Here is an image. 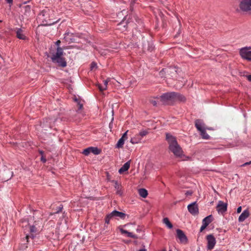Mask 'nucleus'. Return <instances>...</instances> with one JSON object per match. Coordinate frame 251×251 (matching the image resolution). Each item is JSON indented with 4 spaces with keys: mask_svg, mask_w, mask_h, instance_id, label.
Listing matches in <instances>:
<instances>
[{
    "mask_svg": "<svg viewBox=\"0 0 251 251\" xmlns=\"http://www.w3.org/2000/svg\"><path fill=\"white\" fill-rule=\"evenodd\" d=\"M23 226H24V225H23ZM25 226H26V225H25Z\"/></svg>",
    "mask_w": 251,
    "mask_h": 251,
    "instance_id": "nucleus-47",
    "label": "nucleus"
},
{
    "mask_svg": "<svg viewBox=\"0 0 251 251\" xmlns=\"http://www.w3.org/2000/svg\"><path fill=\"white\" fill-rule=\"evenodd\" d=\"M65 217H66V214H65L64 213H63V214H62V219H61V221H62V219H63V218H65Z\"/></svg>",
    "mask_w": 251,
    "mask_h": 251,
    "instance_id": "nucleus-41",
    "label": "nucleus"
},
{
    "mask_svg": "<svg viewBox=\"0 0 251 251\" xmlns=\"http://www.w3.org/2000/svg\"><path fill=\"white\" fill-rule=\"evenodd\" d=\"M166 139L169 144V148L174 154L178 157L182 158L183 151L178 144L176 138L172 135L166 133Z\"/></svg>",
    "mask_w": 251,
    "mask_h": 251,
    "instance_id": "nucleus-1",
    "label": "nucleus"
},
{
    "mask_svg": "<svg viewBox=\"0 0 251 251\" xmlns=\"http://www.w3.org/2000/svg\"><path fill=\"white\" fill-rule=\"evenodd\" d=\"M63 209V206L62 205H60L57 209V211L56 212V213H58L59 212L61 211Z\"/></svg>",
    "mask_w": 251,
    "mask_h": 251,
    "instance_id": "nucleus-33",
    "label": "nucleus"
},
{
    "mask_svg": "<svg viewBox=\"0 0 251 251\" xmlns=\"http://www.w3.org/2000/svg\"><path fill=\"white\" fill-rule=\"evenodd\" d=\"M189 212L193 215H197L199 213V208L196 202H193L187 206Z\"/></svg>",
    "mask_w": 251,
    "mask_h": 251,
    "instance_id": "nucleus-6",
    "label": "nucleus"
},
{
    "mask_svg": "<svg viewBox=\"0 0 251 251\" xmlns=\"http://www.w3.org/2000/svg\"><path fill=\"white\" fill-rule=\"evenodd\" d=\"M206 129H204L201 131V135L202 136L203 139H209V136L208 135V134L205 131Z\"/></svg>",
    "mask_w": 251,
    "mask_h": 251,
    "instance_id": "nucleus-25",
    "label": "nucleus"
},
{
    "mask_svg": "<svg viewBox=\"0 0 251 251\" xmlns=\"http://www.w3.org/2000/svg\"><path fill=\"white\" fill-rule=\"evenodd\" d=\"M239 52L243 59L251 62V46L242 48L239 49Z\"/></svg>",
    "mask_w": 251,
    "mask_h": 251,
    "instance_id": "nucleus-4",
    "label": "nucleus"
},
{
    "mask_svg": "<svg viewBox=\"0 0 251 251\" xmlns=\"http://www.w3.org/2000/svg\"><path fill=\"white\" fill-rule=\"evenodd\" d=\"M251 164V161L249 162H246L244 164H243L242 166H245L246 165H249V164Z\"/></svg>",
    "mask_w": 251,
    "mask_h": 251,
    "instance_id": "nucleus-37",
    "label": "nucleus"
},
{
    "mask_svg": "<svg viewBox=\"0 0 251 251\" xmlns=\"http://www.w3.org/2000/svg\"><path fill=\"white\" fill-rule=\"evenodd\" d=\"M206 239L207 240V249L210 250L213 249L216 244L215 237L212 235L210 234L207 236Z\"/></svg>",
    "mask_w": 251,
    "mask_h": 251,
    "instance_id": "nucleus-7",
    "label": "nucleus"
},
{
    "mask_svg": "<svg viewBox=\"0 0 251 251\" xmlns=\"http://www.w3.org/2000/svg\"><path fill=\"white\" fill-rule=\"evenodd\" d=\"M128 130H127L122 135L121 138H123L125 140H126L127 139V132H128Z\"/></svg>",
    "mask_w": 251,
    "mask_h": 251,
    "instance_id": "nucleus-31",
    "label": "nucleus"
},
{
    "mask_svg": "<svg viewBox=\"0 0 251 251\" xmlns=\"http://www.w3.org/2000/svg\"><path fill=\"white\" fill-rule=\"evenodd\" d=\"M91 152L95 155L99 154L100 153V150L97 147H90Z\"/></svg>",
    "mask_w": 251,
    "mask_h": 251,
    "instance_id": "nucleus-24",
    "label": "nucleus"
},
{
    "mask_svg": "<svg viewBox=\"0 0 251 251\" xmlns=\"http://www.w3.org/2000/svg\"><path fill=\"white\" fill-rule=\"evenodd\" d=\"M176 231L177 237L179 239L180 242L186 243L187 237L184 234V232L181 230L179 229H177Z\"/></svg>",
    "mask_w": 251,
    "mask_h": 251,
    "instance_id": "nucleus-10",
    "label": "nucleus"
},
{
    "mask_svg": "<svg viewBox=\"0 0 251 251\" xmlns=\"http://www.w3.org/2000/svg\"><path fill=\"white\" fill-rule=\"evenodd\" d=\"M163 223L164 224L169 228L171 229L173 228V225L170 222L168 218H165L163 220Z\"/></svg>",
    "mask_w": 251,
    "mask_h": 251,
    "instance_id": "nucleus-21",
    "label": "nucleus"
},
{
    "mask_svg": "<svg viewBox=\"0 0 251 251\" xmlns=\"http://www.w3.org/2000/svg\"><path fill=\"white\" fill-rule=\"evenodd\" d=\"M213 217L211 215H210L204 218L202 221V226L200 228V231H202L212 221Z\"/></svg>",
    "mask_w": 251,
    "mask_h": 251,
    "instance_id": "nucleus-8",
    "label": "nucleus"
},
{
    "mask_svg": "<svg viewBox=\"0 0 251 251\" xmlns=\"http://www.w3.org/2000/svg\"><path fill=\"white\" fill-rule=\"evenodd\" d=\"M8 3H12L13 0H5Z\"/></svg>",
    "mask_w": 251,
    "mask_h": 251,
    "instance_id": "nucleus-40",
    "label": "nucleus"
},
{
    "mask_svg": "<svg viewBox=\"0 0 251 251\" xmlns=\"http://www.w3.org/2000/svg\"><path fill=\"white\" fill-rule=\"evenodd\" d=\"M130 167V162L129 161L126 162L124 164V165L119 169V173L120 174H122L124 172L127 171Z\"/></svg>",
    "mask_w": 251,
    "mask_h": 251,
    "instance_id": "nucleus-18",
    "label": "nucleus"
},
{
    "mask_svg": "<svg viewBox=\"0 0 251 251\" xmlns=\"http://www.w3.org/2000/svg\"><path fill=\"white\" fill-rule=\"evenodd\" d=\"M227 209V204L222 201H219L217 206V210L219 213H223Z\"/></svg>",
    "mask_w": 251,
    "mask_h": 251,
    "instance_id": "nucleus-9",
    "label": "nucleus"
},
{
    "mask_svg": "<svg viewBox=\"0 0 251 251\" xmlns=\"http://www.w3.org/2000/svg\"><path fill=\"white\" fill-rule=\"evenodd\" d=\"M239 6L242 11H251V0H240Z\"/></svg>",
    "mask_w": 251,
    "mask_h": 251,
    "instance_id": "nucleus-5",
    "label": "nucleus"
},
{
    "mask_svg": "<svg viewBox=\"0 0 251 251\" xmlns=\"http://www.w3.org/2000/svg\"><path fill=\"white\" fill-rule=\"evenodd\" d=\"M160 102L163 104H171L176 101H184L185 100V97L178 93L170 92L163 94L160 97Z\"/></svg>",
    "mask_w": 251,
    "mask_h": 251,
    "instance_id": "nucleus-2",
    "label": "nucleus"
},
{
    "mask_svg": "<svg viewBox=\"0 0 251 251\" xmlns=\"http://www.w3.org/2000/svg\"><path fill=\"white\" fill-rule=\"evenodd\" d=\"M148 133V131L146 130H141L139 133V135L142 137V138L146 136Z\"/></svg>",
    "mask_w": 251,
    "mask_h": 251,
    "instance_id": "nucleus-28",
    "label": "nucleus"
},
{
    "mask_svg": "<svg viewBox=\"0 0 251 251\" xmlns=\"http://www.w3.org/2000/svg\"><path fill=\"white\" fill-rule=\"evenodd\" d=\"M250 215L249 211L248 209L245 210L239 216L238 221L239 222H242L244 221Z\"/></svg>",
    "mask_w": 251,
    "mask_h": 251,
    "instance_id": "nucleus-14",
    "label": "nucleus"
},
{
    "mask_svg": "<svg viewBox=\"0 0 251 251\" xmlns=\"http://www.w3.org/2000/svg\"><path fill=\"white\" fill-rule=\"evenodd\" d=\"M215 251H223L222 250H215Z\"/></svg>",
    "mask_w": 251,
    "mask_h": 251,
    "instance_id": "nucleus-45",
    "label": "nucleus"
},
{
    "mask_svg": "<svg viewBox=\"0 0 251 251\" xmlns=\"http://www.w3.org/2000/svg\"><path fill=\"white\" fill-rule=\"evenodd\" d=\"M16 33L17 37L19 39L25 40L27 38L25 31L22 28H17Z\"/></svg>",
    "mask_w": 251,
    "mask_h": 251,
    "instance_id": "nucleus-11",
    "label": "nucleus"
},
{
    "mask_svg": "<svg viewBox=\"0 0 251 251\" xmlns=\"http://www.w3.org/2000/svg\"><path fill=\"white\" fill-rule=\"evenodd\" d=\"M162 251H167L166 250H163ZM169 251H172L171 250H170Z\"/></svg>",
    "mask_w": 251,
    "mask_h": 251,
    "instance_id": "nucleus-44",
    "label": "nucleus"
},
{
    "mask_svg": "<svg viewBox=\"0 0 251 251\" xmlns=\"http://www.w3.org/2000/svg\"><path fill=\"white\" fill-rule=\"evenodd\" d=\"M63 51L60 47H57L56 52L51 57L53 62L58 64L60 66L64 67L66 66V62L63 57Z\"/></svg>",
    "mask_w": 251,
    "mask_h": 251,
    "instance_id": "nucleus-3",
    "label": "nucleus"
},
{
    "mask_svg": "<svg viewBox=\"0 0 251 251\" xmlns=\"http://www.w3.org/2000/svg\"><path fill=\"white\" fill-rule=\"evenodd\" d=\"M241 210H242V207L241 206L238 207L237 209V213H240L241 212Z\"/></svg>",
    "mask_w": 251,
    "mask_h": 251,
    "instance_id": "nucleus-35",
    "label": "nucleus"
},
{
    "mask_svg": "<svg viewBox=\"0 0 251 251\" xmlns=\"http://www.w3.org/2000/svg\"><path fill=\"white\" fill-rule=\"evenodd\" d=\"M195 126L197 129L200 132L204 129H206L203 122L201 120H197L195 122Z\"/></svg>",
    "mask_w": 251,
    "mask_h": 251,
    "instance_id": "nucleus-13",
    "label": "nucleus"
},
{
    "mask_svg": "<svg viewBox=\"0 0 251 251\" xmlns=\"http://www.w3.org/2000/svg\"><path fill=\"white\" fill-rule=\"evenodd\" d=\"M138 251H147L145 249H142L139 250Z\"/></svg>",
    "mask_w": 251,
    "mask_h": 251,
    "instance_id": "nucleus-42",
    "label": "nucleus"
},
{
    "mask_svg": "<svg viewBox=\"0 0 251 251\" xmlns=\"http://www.w3.org/2000/svg\"><path fill=\"white\" fill-rule=\"evenodd\" d=\"M108 51L107 50H104L103 51H100V53L101 54V55H105L106 54H107V52Z\"/></svg>",
    "mask_w": 251,
    "mask_h": 251,
    "instance_id": "nucleus-34",
    "label": "nucleus"
},
{
    "mask_svg": "<svg viewBox=\"0 0 251 251\" xmlns=\"http://www.w3.org/2000/svg\"><path fill=\"white\" fill-rule=\"evenodd\" d=\"M119 229H120V230L122 234H126V236L127 237H131V238H134V239H137V236L136 235H135V234H133L132 232H128L127 230H126L124 229L122 227H120Z\"/></svg>",
    "mask_w": 251,
    "mask_h": 251,
    "instance_id": "nucleus-17",
    "label": "nucleus"
},
{
    "mask_svg": "<svg viewBox=\"0 0 251 251\" xmlns=\"http://www.w3.org/2000/svg\"><path fill=\"white\" fill-rule=\"evenodd\" d=\"M109 80H110L109 78H108V79H107L106 80H105L104 81V85H103V86H101L100 85L98 84L99 89H100V91H103L104 90H106L107 84H108V83Z\"/></svg>",
    "mask_w": 251,
    "mask_h": 251,
    "instance_id": "nucleus-20",
    "label": "nucleus"
},
{
    "mask_svg": "<svg viewBox=\"0 0 251 251\" xmlns=\"http://www.w3.org/2000/svg\"><path fill=\"white\" fill-rule=\"evenodd\" d=\"M123 25V24H120L119 25H120V26H122V25Z\"/></svg>",
    "mask_w": 251,
    "mask_h": 251,
    "instance_id": "nucleus-46",
    "label": "nucleus"
},
{
    "mask_svg": "<svg viewBox=\"0 0 251 251\" xmlns=\"http://www.w3.org/2000/svg\"><path fill=\"white\" fill-rule=\"evenodd\" d=\"M125 140H126L121 138L116 144V148L118 149L122 148L123 147Z\"/></svg>",
    "mask_w": 251,
    "mask_h": 251,
    "instance_id": "nucleus-22",
    "label": "nucleus"
},
{
    "mask_svg": "<svg viewBox=\"0 0 251 251\" xmlns=\"http://www.w3.org/2000/svg\"><path fill=\"white\" fill-rule=\"evenodd\" d=\"M60 41L59 40H58L56 42V44L58 46V47H59V46L60 45Z\"/></svg>",
    "mask_w": 251,
    "mask_h": 251,
    "instance_id": "nucleus-38",
    "label": "nucleus"
},
{
    "mask_svg": "<svg viewBox=\"0 0 251 251\" xmlns=\"http://www.w3.org/2000/svg\"><path fill=\"white\" fill-rule=\"evenodd\" d=\"M114 183V188L116 190V193L119 196H122L123 194V190L122 186L119 184L117 181H112Z\"/></svg>",
    "mask_w": 251,
    "mask_h": 251,
    "instance_id": "nucleus-12",
    "label": "nucleus"
},
{
    "mask_svg": "<svg viewBox=\"0 0 251 251\" xmlns=\"http://www.w3.org/2000/svg\"><path fill=\"white\" fill-rule=\"evenodd\" d=\"M91 153V148L89 147L83 150L82 153L85 155H88Z\"/></svg>",
    "mask_w": 251,
    "mask_h": 251,
    "instance_id": "nucleus-26",
    "label": "nucleus"
},
{
    "mask_svg": "<svg viewBox=\"0 0 251 251\" xmlns=\"http://www.w3.org/2000/svg\"><path fill=\"white\" fill-rule=\"evenodd\" d=\"M142 137L139 135V134L135 135L134 136L131 138L130 142L132 144H136L140 143L142 140Z\"/></svg>",
    "mask_w": 251,
    "mask_h": 251,
    "instance_id": "nucleus-16",
    "label": "nucleus"
},
{
    "mask_svg": "<svg viewBox=\"0 0 251 251\" xmlns=\"http://www.w3.org/2000/svg\"><path fill=\"white\" fill-rule=\"evenodd\" d=\"M138 193L140 197L146 198L148 195V191L144 188H140L138 190Z\"/></svg>",
    "mask_w": 251,
    "mask_h": 251,
    "instance_id": "nucleus-19",
    "label": "nucleus"
},
{
    "mask_svg": "<svg viewBox=\"0 0 251 251\" xmlns=\"http://www.w3.org/2000/svg\"><path fill=\"white\" fill-rule=\"evenodd\" d=\"M246 77L249 81L251 82V75H246Z\"/></svg>",
    "mask_w": 251,
    "mask_h": 251,
    "instance_id": "nucleus-36",
    "label": "nucleus"
},
{
    "mask_svg": "<svg viewBox=\"0 0 251 251\" xmlns=\"http://www.w3.org/2000/svg\"><path fill=\"white\" fill-rule=\"evenodd\" d=\"M75 100L77 101V103H78V109L80 110V109H81L82 107H83V104L80 103V102L78 100H77L76 98H75Z\"/></svg>",
    "mask_w": 251,
    "mask_h": 251,
    "instance_id": "nucleus-29",
    "label": "nucleus"
},
{
    "mask_svg": "<svg viewBox=\"0 0 251 251\" xmlns=\"http://www.w3.org/2000/svg\"><path fill=\"white\" fill-rule=\"evenodd\" d=\"M112 218H113V217L111 215V213L107 215L105 219V224H108L109 223V221H110V219Z\"/></svg>",
    "mask_w": 251,
    "mask_h": 251,
    "instance_id": "nucleus-27",
    "label": "nucleus"
},
{
    "mask_svg": "<svg viewBox=\"0 0 251 251\" xmlns=\"http://www.w3.org/2000/svg\"><path fill=\"white\" fill-rule=\"evenodd\" d=\"M29 237V235H26V238L27 239V240H28V239Z\"/></svg>",
    "mask_w": 251,
    "mask_h": 251,
    "instance_id": "nucleus-43",
    "label": "nucleus"
},
{
    "mask_svg": "<svg viewBox=\"0 0 251 251\" xmlns=\"http://www.w3.org/2000/svg\"><path fill=\"white\" fill-rule=\"evenodd\" d=\"M111 215L113 217H119L122 219H124L126 217V214L117 210H114L111 213Z\"/></svg>",
    "mask_w": 251,
    "mask_h": 251,
    "instance_id": "nucleus-15",
    "label": "nucleus"
},
{
    "mask_svg": "<svg viewBox=\"0 0 251 251\" xmlns=\"http://www.w3.org/2000/svg\"><path fill=\"white\" fill-rule=\"evenodd\" d=\"M160 102V97H157L155 99L150 100V102L154 106H156L157 103Z\"/></svg>",
    "mask_w": 251,
    "mask_h": 251,
    "instance_id": "nucleus-23",
    "label": "nucleus"
},
{
    "mask_svg": "<svg viewBox=\"0 0 251 251\" xmlns=\"http://www.w3.org/2000/svg\"><path fill=\"white\" fill-rule=\"evenodd\" d=\"M97 67V64L95 62H93L92 63L91 65V69L92 70H94V69H95Z\"/></svg>",
    "mask_w": 251,
    "mask_h": 251,
    "instance_id": "nucleus-32",
    "label": "nucleus"
},
{
    "mask_svg": "<svg viewBox=\"0 0 251 251\" xmlns=\"http://www.w3.org/2000/svg\"><path fill=\"white\" fill-rule=\"evenodd\" d=\"M29 230H30V232H31V233L35 232L36 231V229L34 226H30Z\"/></svg>",
    "mask_w": 251,
    "mask_h": 251,
    "instance_id": "nucleus-30",
    "label": "nucleus"
},
{
    "mask_svg": "<svg viewBox=\"0 0 251 251\" xmlns=\"http://www.w3.org/2000/svg\"><path fill=\"white\" fill-rule=\"evenodd\" d=\"M41 160H42L43 162H45L46 161V159H45L43 156H42V157H41Z\"/></svg>",
    "mask_w": 251,
    "mask_h": 251,
    "instance_id": "nucleus-39",
    "label": "nucleus"
},
{
    "mask_svg": "<svg viewBox=\"0 0 251 251\" xmlns=\"http://www.w3.org/2000/svg\"><path fill=\"white\" fill-rule=\"evenodd\" d=\"M161 0V1H162V2L163 1V0Z\"/></svg>",
    "mask_w": 251,
    "mask_h": 251,
    "instance_id": "nucleus-48",
    "label": "nucleus"
}]
</instances>
